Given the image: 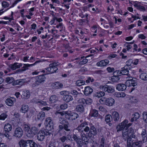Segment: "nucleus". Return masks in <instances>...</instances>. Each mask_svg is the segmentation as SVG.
<instances>
[{
	"instance_id": "f257e3e1",
	"label": "nucleus",
	"mask_w": 147,
	"mask_h": 147,
	"mask_svg": "<svg viewBox=\"0 0 147 147\" xmlns=\"http://www.w3.org/2000/svg\"><path fill=\"white\" fill-rule=\"evenodd\" d=\"M81 139L78 138L75 135L73 136V138L76 142L78 146L79 147H82L83 145H86L88 143V140L86 137L85 134H81Z\"/></svg>"
},
{
	"instance_id": "f03ea898",
	"label": "nucleus",
	"mask_w": 147,
	"mask_h": 147,
	"mask_svg": "<svg viewBox=\"0 0 147 147\" xmlns=\"http://www.w3.org/2000/svg\"><path fill=\"white\" fill-rule=\"evenodd\" d=\"M20 147H38L36 142L32 140H20L18 143Z\"/></svg>"
},
{
	"instance_id": "7ed1b4c3",
	"label": "nucleus",
	"mask_w": 147,
	"mask_h": 147,
	"mask_svg": "<svg viewBox=\"0 0 147 147\" xmlns=\"http://www.w3.org/2000/svg\"><path fill=\"white\" fill-rule=\"evenodd\" d=\"M63 117H65L66 118L70 120H75L78 117V115L76 113L70 111H63L59 113Z\"/></svg>"
},
{
	"instance_id": "20e7f679",
	"label": "nucleus",
	"mask_w": 147,
	"mask_h": 147,
	"mask_svg": "<svg viewBox=\"0 0 147 147\" xmlns=\"http://www.w3.org/2000/svg\"><path fill=\"white\" fill-rule=\"evenodd\" d=\"M5 82L9 84L12 83L13 86L18 85H22L25 82L24 79L14 81V79L13 77H7L6 78Z\"/></svg>"
},
{
	"instance_id": "39448f33",
	"label": "nucleus",
	"mask_w": 147,
	"mask_h": 147,
	"mask_svg": "<svg viewBox=\"0 0 147 147\" xmlns=\"http://www.w3.org/2000/svg\"><path fill=\"white\" fill-rule=\"evenodd\" d=\"M51 133V132L47 131L45 130H40L37 134V139L39 141H43L46 136L50 135Z\"/></svg>"
},
{
	"instance_id": "423d86ee",
	"label": "nucleus",
	"mask_w": 147,
	"mask_h": 147,
	"mask_svg": "<svg viewBox=\"0 0 147 147\" xmlns=\"http://www.w3.org/2000/svg\"><path fill=\"white\" fill-rule=\"evenodd\" d=\"M60 94L62 95H63V100L66 102H68L73 99L72 96L69 95V92L67 91H64L60 92Z\"/></svg>"
},
{
	"instance_id": "0eeeda50",
	"label": "nucleus",
	"mask_w": 147,
	"mask_h": 147,
	"mask_svg": "<svg viewBox=\"0 0 147 147\" xmlns=\"http://www.w3.org/2000/svg\"><path fill=\"white\" fill-rule=\"evenodd\" d=\"M128 121L127 120H125L121 123L119 124V125L117 127V131H121L123 128L125 129V127H127L126 129H128V128L129 127L131 126L132 124L129 123L127 124Z\"/></svg>"
},
{
	"instance_id": "6e6552de",
	"label": "nucleus",
	"mask_w": 147,
	"mask_h": 147,
	"mask_svg": "<svg viewBox=\"0 0 147 147\" xmlns=\"http://www.w3.org/2000/svg\"><path fill=\"white\" fill-rule=\"evenodd\" d=\"M45 123L46 127L48 130L51 131L53 129L54 124L50 117H48L46 119Z\"/></svg>"
},
{
	"instance_id": "1a4fd4ad",
	"label": "nucleus",
	"mask_w": 147,
	"mask_h": 147,
	"mask_svg": "<svg viewBox=\"0 0 147 147\" xmlns=\"http://www.w3.org/2000/svg\"><path fill=\"white\" fill-rule=\"evenodd\" d=\"M57 69L56 63H53L50 64L49 67L46 69V72L48 74H52L56 72Z\"/></svg>"
},
{
	"instance_id": "9d476101",
	"label": "nucleus",
	"mask_w": 147,
	"mask_h": 147,
	"mask_svg": "<svg viewBox=\"0 0 147 147\" xmlns=\"http://www.w3.org/2000/svg\"><path fill=\"white\" fill-rule=\"evenodd\" d=\"M23 135V131L22 128L18 127L16 128L14 131L13 136L16 138H20Z\"/></svg>"
},
{
	"instance_id": "9b49d317",
	"label": "nucleus",
	"mask_w": 147,
	"mask_h": 147,
	"mask_svg": "<svg viewBox=\"0 0 147 147\" xmlns=\"http://www.w3.org/2000/svg\"><path fill=\"white\" fill-rule=\"evenodd\" d=\"M38 129L36 127H33L28 131L27 133V136L30 138H32L37 133Z\"/></svg>"
},
{
	"instance_id": "f8f14e48",
	"label": "nucleus",
	"mask_w": 147,
	"mask_h": 147,
	"mask_svg": "<svg viewBox=\"0 0 147 147\" xmlns=\"http://www.w3.org/2000/svg\"><path fill=\"white\" fill-rule=\"evenodd\" d=\"M127 127H125V129L123 128L122 129V137L123 139L126 140L127 139L130 138V130L129 129H126Z\"/></svg>"
},
{
	"instance_id": "ddd939ff",
	"label": "nucleus",
	"mask_w": 147,
	"mask_h": 147,
	"mask_svg": "<svg viewBox=\"0 0 147 147\" xmlns=\"http://www.w3.org/2000/svg\"><path fill=\"white\" fill-rule=\"evenodd\" d=\"M16 101V98L13 97H10L7 98L5 103L6 105L8 106L11 107L14 105V103Z\"/></svg>"
},
{
	"instance_id": "4468645a",
	"label": "nucleus",
	"mask_w": 147,
	"mask_h": 147,
	"mask_svg": "<svg viewBox=\"0 0 147 147\" xmlns=\"http://www.w3.org/2000/svg\"><path fill=\"white\" fill-rule=\"evenodd\" d=\"M47 98L46 97L43 99L44 100H42L39 99L34 98L32 100V101L35 103H38L39 105L42 106H46L47 105V102L46 100H47Z\"/></svg>"
},
{
	"instance_id": "2eb2a0df",
	"label": "nucleus",
	"mask_w": 147,
	"mask_h": 147,
	"mask_svg": "<svg viewBox=\"0 0 147 147\" xmlns=\"http://www.w3.org/2000/svg\"><path fill=\"white\" fill-rule=\"evenodd\" d=\"M61 123L62 125H60L59 126V129L60 130L62 129L63 127L64 129L67 131H69L70 130L69 129H68V123L66 122L65 120H63L62 122H60Z\"/></svg>"
},
{
	"instance_id": "dca6fc26",
	"label": "nucleus",
	"mask_w": 147,
	"mask_h": 147,
	"mask_svg": "<svg viewBox=\"0 0 147 147\" xmlns=\"http://www.w3.org/2000/svg\"><path fill=\"white\" fill-rule=\"evenodd\" d=\"M141 135L142 140L141 141H139V142L144 143L147 142V134L146 130L143 129L141 133Z\"/></svg>"
},
{
	"instance_id": "f3484780",
	"label": "nucleus",
	"mask_w": 147,
	"mask_h": 147,
	"mask_svg": "<svg viewBox=\"0 0 147 147\" xmlns=\"http://www.w3.org/2000/svg\"><path fill=\"white\" fill-rule=\"evenodd\" d=\"M109 62V61L108 60H103L97 62L96 65L97 66L100 67L105 66L107 65Z\"/></svg>"
},
{
	"instance_id": "a211bd4d",
	"label": "nucleus",
	"mask_w": 147,
	"mask_h": 147,
	"mask_svg": "<svg viewBox=\"0 0 147 147\" xmlns=\"http://www.w3.org/2000/svg\"><path fill=\"white\" fill-rule=\"evenodd\" d=\"M92 102V100L90 98H88L86 99L82 98L78 100V102L81 104H90Z\"/></svg>"
},
{
	"instance_id": "6ab92c4d",
	"label": "nucleus",
	"mask_w": 147,
	"mask_h": 147,
	"mask_svg": "<svg viewBox=\"0 0 147 147\" xmlns=\"http://www.w3.org/2000/svg\"><path fill=\"white\" fill-rule=\"evenodd\" d=\"M93 91V89L89 86H87L84 88V94L86 96L91 94Z\"/></svg>"
},
{
	"instance_id": "aec40b11",
	"label": "nucleus",
	"mask_w": 147,
	"mask_h": 147,
	"mask_svg": "<svg viewBox=\"0 0 147 147\" xmlns=\"http://www.w3.org/2000/svg\"><path fill=\"white\" fill-rule=\"evenodd\" d=\"M45 113L43 111H41L38 113L36 119V120L42 121L45 118Z\"/></svg>"
},
{
	"instance_id": "412c9836",
	"label": "nucleus",
	"mask_w": 147,
	"mask_h": 147,
	"mask_svg": "<svg viewBox=\"0 0 147 147\" xmlns=\"http://www.w3.org/2000/svg\"><path fill=\"white\" fill-rule=\"evenodd\" d=\"M30 95V92L28 90H25L22 92L21 97L23 99H27L29 98Z\"/></svg>"
},
{
	"instance_id": "4be33fe9",
	"label": "nucleus",
	"mask_w": 147,
	"mask_h": 147,
	"mask_svg": "<svg viewBox=\"0 0 147 147\" xmlns=\"http://www.w3.org/2000/svg\"><path fill=\"white\" fill-rule=\"evenodd\" d=\"M122 70L119 71L120 74H121L124 75H126L127 76L128 75H129L128 73L129 72L128 67H127V66H125L124 67L122 68Z\"/></svg>"
},
{
	"instance_id": "5701e85b",
	"label": "nucleus",
	"mask_w": 147,
	"mask_h": 147,
	"mask_svg": "<svg viewBox=\"0 0 147 147\" xmlns=\"http://www.w3.org/2000/svg\"><path fill=\"white\" fill-rule=\"evenodd\" d=\"M116 89L119 91H123L126 88L125 85L123 84H120L117 85Z\"/></svg>"
},
{
	"instance_id": "b1692460",
	"label": "nucleus",
	"mask_w": 147,
	"mask_h": 147,
	"mask_svg": "<svg viewBox=\"0 0 147 147\" xmlns=\"http://www.w3.org/2000/svg\"><path fill=\"white\" fill-rule=\"evenodd\" d=\"M126 86H133L134 87L136 86L137 84L136 82L134 80L131 81H126L125 82Z\"/></svg>"
},
{
	"instance_id": "393cba45",
	"label": "nucleus",
	"mask_w": 147,
	"mask_h": 147,
	"mask_svg": "<svg viewBox=\"0 0 147 147\" xmlns=\"http://www.w3.org/2000/svg\"><path fill=\"white\" fill-rule=\"evenodd\" d=\"M140 117L139 113L138 112H135L132 115L130 121L132 122L134 121H136Z\"/></svg>"
},
{
	"instance_id": "a878e982",
	"label": "nucleus",
	"mask_w": 147,
	"mask_h": 147,
	"mask_svg": "<svg viewBox=\"0 0 147 147\" xmlns=\"http://www.w3.org/2000/svg\"><path fill=\"white\" fill-rule=\"evenodd\" d=\"M112 120L115 121H118L119 119V115L118 113L116 111H114L112 113L111 116Z\"/></svg>"
},
{
	"instance_id": "bb28decb",
	"label": "nucleus",
	"mask_w": 147,
	"mask_h": 147,
	"mask_svg": "<svg viewBox=\"0 0 147 147\" xmlns=\"http://www.w3.org/2000/svg\"><path fill=\"white\" fill-rule=\"evenodd\" d=\"M28 109L29 107L28 105H23L21 108L20 112L22 113H25L28 111Z\"/></svg>"
},
{
	"instance_id": "cd10ccee",
	"label": "nucleus",
	"mask_w": 147,
	"mask_h": 147,
	"mask_svg": "<svg viewBox=\"0 0 147 147\" xmlns=\"http://www.w3.org/2000/svg\"><path fill=\"white\" fill-rule=\"evenodd\" d=\"M91 134H92L93 136H95L96 134V128L94 126H92L90 127V131L88 134V136L90 137H92V136H90Z\"/></svg>"
},
{
	"instance_id": "c85d7f7f",
	"label": "nucleus",
	"mask_w": 147,
	"mask_h": 147,
	"mask_svg": "<svg viewBox=\"0 0 147 147\" xmlns=\"http://www.w3.org/2000/svg\"><path fill=\"white\" fill-rule=\"evenodd\" d=\"M4 130L6 132H8L11 131L12 129V125L9 123L6 124L4 127Z\"/></svg>"
},
{
	"instance_id": "c756f323",
	"label": "nucleus",
	"mask_w": 147,
	"mask_h": 147,
	"mask_svg": "<svg viewBox=\"0 0 147 147\" xmlns=\"http://www.w3.org/2000/svg\"><path fill=\"white\" fill-rule=\"evenodd\" d=\"M98 115V111L96 110L92 109L89 114V116L91 117H97Z\"/></svg>"
},
{
	"instance_id": "7c9ffc66",
	"label": "nucleus",
	"mask_w": 147,
	"mask_h": 147,
	"mask_svg": "<svg viewBox=\"0 0 147 147\" xmlns=\"http://www.w3.org/2000/svg\"><path fill=\"white\" fill-rule=\"evenodd\" d=\"M89 57V56H88L85 58L84 57H81L80 60V62L79 63L81 65L86 63L88 61V59L87 58H88Z\"/></svg>"
},
{
	"instance_id": "2f4dec72",
	"label": "nucleus",
	"mask_w": 147,
	"mask_h": 147,
	"mask_svg": "<svg viewBox=\"0 0 147 147\" xmlns=\"http://www.w3.org/2000/svg\"><path fill=\"white\" fill-rule=\"evenodd\" d=\"M107 100H109V99H106L105 97H102L99 100V102L101 104H105L107 105H109V103L107 102Z\"/></svg>"
},
{
	"instance_id": "473e14b6",
	"label": "nucleus",
	"mask_w": 147,
	"mask_h": 147,
	"mask_svg": "<svg viewBox=\"0 0 147 147\" xmlns=\"http://www.w3.org/2000/svg\"><path fill=\"white\" fill-rule=\"evenodd\" d=\"M52 86L54 88H59L63 87V85L62 84L59 82H56L52 84Z\"/></svg>"
},
{
	"instance_id": "72a5a7b5",
	"label": "nucleus",
	"mask_w": 147,
	"mask_h": 147,
	"mask_svg": "<svg viewBox=\"0 0 147 147\" xmlns=\"http://www.w3.org/2000/svg\"><path fill=\"white\" fill-rule=\"evenodd\" d=\"M76 110L78 112L82 113L84 111V109L82 105H79L77 106Z\"/></svg>"
},
{
	"instance_id": "f704fd0d",
	"label": "nucleus",
	"mask_w": 147,
	"mask_h": 147,
	"mask_svg": "<svg viewBox=\"0 0 147 147\" xmlns=\"http://www.w3.org/2000/svg\"><path fill=\"white\" fill-rule=\"evenodd\" d=\"M30 125L29 124H24L23 126V129L25 131L26 136H27V133L28 131L30 130Z\"/></svg>"
},
{
	"instance_id": "c9c22d12",
	"label": "nucleus",
	"mask_w": 147,
	"mask_h": 147,
	"mask_svg": "<svg viewBox=\"0 0 147 147\" xmlns=\"http://www.w3.org/2000/svg\"><path fill=\"white\" fill-rule=\"evenodd\" d=\"M105 95V93L104 92L99 91L97 92H95L94 94V96L98 98H100Z\"/></svg>"
},
{
	"instance_id": "e433bc0d",
	"label": "nucleus",
	"mask_w": 147,
	"mask_h": 147,
	"mask_svg": "<svg viewBox=\"0 0 147 147\" xmlns=\"http://www.w3.org/2000/svg\"><path fill=\"white\" fill-rule=\"evenodd\" d=\"M57 98L56 96L55 95H54L51 96L50 97L49 100L51 103H54L57 101Z\"/></svg>"
},
{
	"instance_id": "4c0bfd02",
	"label": "nucleus",
	"mask_w": 147,
	"mask_h": 147,
	"mask_svg": "<svg viewBox=\"0 0 147 147\" xmlns=\"http://www.w3.org/2000/svg\"><path fill=\"white\" fill-rule=\"evenodd\" d=\"M45 80V77L43 75L38 76L37 79V82L40 83L43 82Z\"/></svg>"
},
{
	"instance_id": "58836bf2",
	"label": "nucleus",
	"mask_w": 147,
	"mask_h": 147,
	"mask_svg": "<svg viewBox=\"0 0 147 147\" xmlns=\"http://www.w3.org/2000/svg\"><path fill=\"white\" fill-rule=\"evenodd\" d=\"M138 101V99L136 97L131 96L129 99V102L132 103H135Z\"/></svg>"
},
{
	"instance_id": "ea45409f",
	"label": "nucleus",
	"mask_w": 147,
	"mask_h": 147,
	"mask_svg": "<svg viewBox=\"0 0 147 147\" xmlns=\"http://www.w3.org/2000/svg\"><path fill=\"white\" fill-rule=\"evenodd\" d=\"M87 125L86 123L84 122L82 123L77 128L78 130L80 131H82L84 130V127Z\"/></svg>"
},
{
	"instance_id": "a19ab883",
	"label": "nucleus",
	"mask_w": 147,
	"mask_h": 147,
	"mask_svg": "<svg viewBox=\"0 0 147 147\" xmlns=\"http://www.w3.org/2000/svg\"><path fill=\"white\" fill-rule=\"evenodd\" d=\"M140 77L142 80L146 81L147 80V74L146 73H143L140 75Z\"/></svg>"
},
{
	"instance_id": "79ce46f5",
	"label": "nucleus",
	"mask_w": 147,
	"mask_h": 147,
	"mask_svg": "<svg viewBox=\"0 0 147 147\" xmlns=\"http://www.w3.org/2000/svg\"><path fill=\"white\" fill-rule=\"evenodd\" d=\"M57 144L56 141L54 140H52L50 142L48 147H56Z\"/></svg>"
},
{
	"instance_id": "37998d69",
	"label": "nucleus",
	"mask_w": 147,
	"mask_h": 147,
	"mask_svg": "<svg viewBox=\"0 0 147 147\" xmlns=\"http://www.w3.org/2000/svg\"><path fill=\"white\" fill-rule=\"evenodd\" d=\"M85 84V81L81 80H78L76 81V85L78 86L84 85Z\"/></svg>"
},
{
	"instance_id": "c03bdc74",
	"label": "nucleus",
	"mask_w": 147,
	"mask_h": 147,
	"mask_svg": "<svg viewBox=\"0 0 147 147\" xmlns=\"http://www.w3.org/2000/svg\"><path fill=\"white\" fill-rule=\"evenodd\" d=\"M7 116V113H3L0 115V120H4Z\"/></svg>"
},
{
	"instance_id": "a18cd8bd",
	"label": "nucleus",
	"mask_w": 147,
	"mask_h": 147,
	"mask_svg": "<svg viewBox=\"0 0 147 147\" xmlns=\"http://www.w3.org/2000/svg\"><path fill=\"white\" fill-rule=\"evenodd\" d=\"M143 119L144 122L147 123V112H144L142 113Z\"/></svg>"
},
{
	"instance_id": "49530a36",
	"label": "nucleus",
	"mask_w": 147,
	"mask_h": 147,
	"mask_svg": "<svg viewBox=\"0 0 147 147\" xmlns=\"http://www.w3.org/2000/svg\"><path fill=\"white\" fill-rule=\"evenodd\" d=\"M105 121L107 123H108L110 125V115L109 114L106 115L105 117Z\"/></svg>"
},
{
	"instance_id": "de8ad7c7",
	"label": "nucleus",
	"mask_w": 147,
	"mask_h": 147,
	"mask_svg": "<svg viewBox=\"0 0 147 147\" xmlns=\"http://www.w3.org/2000/svg\"><path fill=\"white\" fill-rule=\"evenodd\" d=\"M103 90L107 92L108 93L110 92V89L109 86L107 85H105L103 86Z\"/></svg>"
},
{
	"instance_id": "09e8293b",
	"label": "nucleus",
	"mask_w": 147,
	"mask_h": 147,
	"mask_svg": "<svg viewBox=\"0 0 147 147\" xmlns=\"http://www.w3.org/2000/svg\"><path fill=\"white\" fill-rule=\"evenodd\" d=\"M127 147L132 146L131 144H132V141H131V138H130L127 139Z\"/></svg>"
},
{
	"instance_id": "8fccbe9b",
	"label": "nucleus",
	"mask_w": 147,
	"mask_h": 147,
	"mask_svg": "<svg viewBox=\"0 0 147 147\" xmlns=\"http://www.w3.org/2000/svg\"><path fill=\"white\" fill-rule=\"evenodd\" d=\"M133 60L131 59H130L127 61L126 62V65L125 66H127V67H129V66H130L132 63H133Z\"/></svg>"
},
{
	"instance_id": "3c124183",
	"label": "nucleus",
	"mask_w": 147,
	"mask_h": 147,
	"mask_svg": "<svg viewBox=\"0 0 147 147\" xmlns=\"http://www.w3.org/2000/svg\"><path fill=\"white\" fill-rule=\"evenodd\" d=\"M11 25L13 27L15 28V29H16L18 31H19L20 29L21 28V27L19 26L18 24H11Z\"/></svg>"
},
{
	"instance_id": "603ef678",
	"label": "nucleus",
	"mask_w": 147,
	"mask_h": 147,
	"mask_svg": "<svg viewBox=\"0 0 147 147\" xmlns=\"http://www.w3.org/2000/svg\"><path fill=\"white\" fill-rule=\"evenodd\" d=\"M119 80V77H116L115 76H112L111 78V80L113 82H117Z\"/></svg>"
},
{
	"instance_id": "864d4df0",
	"label": "nucleus",
	"mask_w": 147,
	"mask_h": 147,
	"mask_svg": "<svg viewBox=\"0 0 147 147\" xmlns=\"http://www.w3.org/2000/svg\"><path fill=\"white\" fill-rule=\"evenodd\" d=\"M94 80L92 78L89 77H88L87 79L86 80V82L87 83H89L90 82H93Z\"/></svg>"
},
{
	"instance_id": "5fc2aeb1",
	"label": "nucleus",
	"mask_w": 147,
	"mask_h": 147,
	"mask_svg": "<svg viewBox=\"0 0 147 147\" xmlns=\"http://www.w3.org/2000/svg\"><path fill=\"white\" fill-rule=\"evenodd\" d=\"M137 7L138 9L141 11H145L146 10L145 7L143 6L138 5L137 6Z\"/></svg>"
},
{
	"instance_id": "6e6d98bb",
	"label": "nucleus",
	"mask_w": 147,
	"mask_h": 147,
	"mask_svg": "<svg viewBox=\"0 0 147 147\" xmlns=\"http://www.w3.org/2000/svg\"><path fill=\"white\" fill-rule=\"evenodd\" d=\"M125 46L127 47V50H129L131 49L132 47L130 45L129 43L127 42H125V44L124 45Z\"/></svg>"
},
{
	"instance_id": "4d7b16f0",
	"label": "nucleus",
	"mask_w": 147,
	"mask_h": 147,
	"mask_svg": "<svg viewBox=\"0 0 147 147\" xmlns=\"http://www.w3.org/2000/svg\"><path fill=\"white\" fill-rule=\"evenodd\" d=\"M68 107V105L66 104H64L61 105L60 106V108L62 109H65Z\"/></svg>"
},
{
	"instance_id": "13d9d810",
	"label": "nucleus",
	"mask_w": 147,
	"mask_h": 147,
	"mask_svg": "<svg viewBox=\"0 0 147 147\" xmlns=\"http://www.w3.org/2000/svg\"><path fill=\"white\" fill-rule=\"evenodd\" d=\"M4 136L8 139L10 140L11 139V136L7 132H5L4 134Z\"/></svg>"
},
{
	"instance_id": "bf43d9fd",
	"label": "nucleus",
	"mask_w": 147,
	"mask_h": 147,
	"mask_svg": "<svg viewBox=\"0 0 147 147\" xmlns=\"http://www.w3.org/2000/svg\"><path fill=\"white\" fill-rule=\"evenodd\" d=\"M1 134H0V147H6V146L4 143H1L2 138L1 137Z\"/></svg>"
},
{
	"instance_id": "052dcab7",
	"label": "nucleus",
	"mask_w": 147,
	"mask_h": 147,
	"mask_svg": "<svg viewBox=\"0 0 147 147\" xmlns=\"http://www.w3.org/2000/svg\"><path fill=\"white\" fill-rule=\"evenodd\" d=\"M44 28L42 27H41L39 29H38L37 30V32H38V34H40L42 31H43Z\"/></svg>"
},
{
	"instance_id": "680f3d73",
	"label": "nucleus",
	"mask_w": 147,
	"mask_h": 147,
	"mask_svg": "<svg viewBox=\"0 0 147 147\" xmlns=\"http://www.w3.org/2000/svg\"><path fill=\"white\" fill-rule=\"evenodd\" d=\"M38 62V61H36L34 63H33L32 64H24V65H25V67H30V66H33L35 65Z\"/></svg>"
},
{
	"instance_id": "e2e57ef3",
	"label": "nucleus",
	"mask_w": 147,
	"mask_h": 147,
	"mask_svg": "<svg viewBox=\"0 0 147 147\" xmlns=\"http://www.w3.org/2000/svg\"><path fill=\"white\" fill-rule=\"evenodd\" d=\"M91 31L94 33H96L97 31L96 27V26H94L91 29Z\"/></svg>"
},
{
	"instance_id": "0e129e2a",
	"label": "nucleus",
	"mask_w": 147,
	"mask_h": 147,
	"mask_svg": "<svg viewBox=\"0 0 147 147\" xmlns=\"http://www.w3.org/2000/svg\"><path fill=\"white\" fill-rule=\"evenodd\" d=\"M2 6L4 7H6L9 6L8 3L5 1L3 2L2 3Z\"/></svg>"
},
{
	"instance_id": "69168bd1",
	"label": "nucleus",
	"mask_w": 147,
	"mask_h": 147,
	"mask_svg": "<svg viewBox=\"0 0 147 147\" xmlns=\"http://www.w3.org/2000/svg\"><path fill=\"white\" fill-rule=\"evenodd\" d=\"M16 66L17 69L20 68L22 66V64L21 63H15V65Z\"/></svg>"
},
{
	"instance_id": "338daca9",
	"label": "nucleus",
	"mask_w": 147,
	"mask_h": 147,
	"mask_svg": "<svg viewBox=\"0 0 147 147\" xmlns=\"http://www.w3.org/2000/svg\"><path fill=\"white\" fill-rule=\"evenodd\" d=\"M119 71H116L114 72L113 73V76L118 77L119 76Z\"/></svg>"
},
{
	"instance_id": "774afa93",
	"label": "nucleus",
	"mask_w": 147,
	"mask_h": 147,
	"mask_svg": "<svg viewBox=\"0 0 147 147\" xmlns=\"http://www.w3.org/2000/svg\"><path fill=\"white\" fill-rule=\"evenodd\" d=\"M138 37L139 38L142 39H144L146 38V36L143 34H139L138 36Z\"/></svg>"
}]
</instances>
